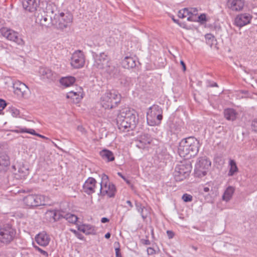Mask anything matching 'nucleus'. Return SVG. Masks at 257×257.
<instances>
[{
  "mask_svg": "<svg viewBox=\"0 0 257 257\" xmlns=\"http://www.w3.org/2000/svg\"><path fill=\"white\" fill-rule=\"evenodd\" d=\"M223 113L224 117L231 121L235 120L238 115L237 112L233 108L225 109Z\"/></svg>",
  "mask_w": 257,
  "mask_h": 257,
  "instance_id": "24",
  "label": "nucleus"
},
{
  "mask_svg": "<svg viewBox=\"0 0 257 257\" xmlns=\"http://www.w3.org/2000/svg\"><path fill=\"white\" fill-rule=\"evenodd\" d=\"M61 218H64V216L59 211L56 210V216L53 218L54 221H58Z\"/></svg>",
  "mask_w": 257,
  "mask_h": 257,
  "instance_id": "45",
  "label": "nucleus"
},
{
  "mask_svg": "<svg viewBox=\"0 0 257 257\" xmlns=\"http://www.w3.org/2000/svg\"><path fill=\"white\" fill-rule=\"evenodd\" d=\"M78 229L79 230L85 233L86 234H89L90 233V231H86V228L84 226L79 227L78 228Z\"/></svg>",
  "mask_w": 257,
  "mask_h": 257,
  "instance_id": "53",
  "label": "nucleus"
},
{
  "mask_svg": "<svg viewBox=\"0 0 257 257\" xmlns=\"http://www.w3.org/2000/svg\"><path fill=\"white\" fill-rule=\"evenodd\" d=\"M77 130L82 133H83L84 132V128L83 127L82 125H78L77 126Z\"/></svg>",
  "mask_w": 257,
  "mask_h": 257,
  "instance_id": "61",
  "label": "nucleus"
},
{
  "mask_svg": "<svg viewBox=\"0 0 257 257\" xmlns=\"http://www.w3.org/2000/svg\"><path fill=\"white\" fill-rule=\"evenodd\" d=\"M147 115L149 116H152L153 118H156L157 113L154 112L152 110H149V111L147 112Z\"/></svg>",
  "mask_w": 257,
  "mask_h": 257,
  "instance_id": "50",
  "label": "nucleus"
},
{
  "mask_svg": "<svg viewBox=\"0 0 257 257\" xmlns=\"http://www.w3.org/2000/svg\"><path fill=\"white\" fill-rule=\"evenodd\" d=\"M138 122V118L136 114L129 111L125 113L121 112L116 118L117 125L121 131H129L135 129Z\"/></svg>",
  "mask_w": 257,
  "mask_h": 257,
  "instance_id": "2",
  "label": "nucleus"
},
{
  "mask_svg": "<svg viewBox=\"0 0 257 257\" xmlns=\"http://www.w3.org/2000/svg\"><path fill=\"white\" fill-rule=\"evenodd\" d=\"M39 73L44 79H47L49 81H53L57 78V74L48 68H40Z\"/></svg>",
  "mask_w": 257,
  "mask_h": 257,
  "instance_id": "13",
  "label": "nucleus"
},
{
  "mask_svg": "<svg viewBox=\"0 0 257 257\" xmlns=\"http://www.w3.org/2000/svg\"><path fill=\"white\" fill-rule=\"evenodd\" d=\"M147 123L151 126L157 125L156 118H153L152 116H147Z\"/></svg>",
  "mask_w": 257,
  "mask_h": 257,
  "instance_id": "38",
  "label": "nucleus"
},
{
  "mask_svg": "<svg viewBox=\"0 0 257 257\" xmlns=\"http://www.w3.org/2000/svg\"><path fill=\"white\" fill-rule=\"evenodd\" d=\"M151 141L150 136L148 134H146L142 136L140 143H143L145 144H150Z\"/></svg>",
  "mask_w": 257,
  "mask_h": 257,
  "instance_id": "35",
  "label": "nucleus"
},
{
  "mask_svg": "<svg viewBox=\"0 0 257 257\" xmlns=\"http://www.w3.org/2000/svg\"><path fill=\"white\" fill-rule=\"evenodd\" d=\"M7 183V180L5 179V180L3 181V183L0 184V187H5Z\"/></svg>",
  "mask_w": 257,
  "mask_h": 257,
  "instance_id": "62",
  "label": "nucleus"
},
{
  "mask_svg": "<svg viewBox=\"0 0 257 257\" xmlns=\"http://www.w3.org/2000/svg\"><path fill=\"white\" fill-rule=\"evenodd\" d=\"M121 95L114 90H107L100 98V104L105 109H112L120 102Z\"/></svg>",
  "mask_w": 257,
  "mask_h": 257,
  "instance_id": "4",
  "label": "nucleus"
},
{
  "mask_svg": "<svg viewBox=\"0 0 257 257\" xmlns=\"http://www.w3.org/2000/svg\"><path fill=\"white\" fill-rule=\"evenodd\" d=\"M234 192V188L233 187H228L222 196V199L224 201H228L231 198Z\"/></svg>",
  "mask_w": 257,
  "mask_h": 257,
  "instance_id": "28",
  "label": "nucleus"
},
{
  "mask_svg": "<svg viewBox=\"0 0 257 257\" xmlns=\"http://www.w3.org/2000/svg\"><path fill=\"white\" fill-rule=\"evenodd\" d=\"M163 118V115L162 113H159V114H157L156 119L157 121V123L158 125L160 124L161 123V121Z\"/></svg>",
  "mask_w": 257,
  "mask_h": 257,
  "instance_id": "48",
  "label": "nucleus"
},
{
  "mask_svg": "<svg viewBox=\"0 0 257 257\" xmlns=\"http://www.w3.org/2000/svg\"><path fill=\"white\" fill-rule=\"evenodd\" d=\"M189 8H184L181 10H180L178 13V16L180 18H185L187 17V20L189 21H195L193 17L191 16H190Z\"/></svg>",
  "mask_w": 257,
  "mask_h": 257,
  "instance_id": "26",
  "label": "nucleus"
},
{
  "mask_svg": "<svg viewBox=\"0 0 257 257\" xmlns=\"http://www.w3.org/2000/svg\"><path fill=\"white\" fill-rule=\"evenodd\" d=\"M20 132H21V133H29V134L35 135V136H36V134H37V133H36V132L34 130L28 129L26 128H21Z\"/></svg>",
  "mask_w": 257,
  "mask_h": 257,
  "instance_id": "42",
  "label": "nucleus"
},
{
  "mask_svg": "<svg viewBox=\"0 0 257 257\" xmlns=\"http://www.w3.org/2000/svg\"><path fill=\"white\" fill-rule=\"evenodd\" d=\"M21 88L17 89L14 90V92L18 96L23 97H26L28 96L30 90L27 85L25 86V89Z\"/></svg>",
  "mask_w": 257,
  "mask_h": 257,
  "instance_id": "31",
  "label": "nucleus"
},
{
  "mask_svg": "<svg viewBox=\"0 0 257 257\" xmlns=\"http://www.w3.org/2000/svg\"><path fill=\"white\" fill-rule=\"evenodd\" d=\"M208 87H217L218 85L216 82H212L210 81H208V84L207 85Z\"/></svg>",
  "mask_w": 257,
  "mask_h": 257,
  "instance_id": "56",
  "label": "nucleus"
},
{
  "mask_svg": "<svg viewBox=\"0 0 257 257\" xmlns=\"http://www.w3.org/2000/svg\"><path fill=\"white\" fill-rule=\"evenodd\" d=\"M3 37H6L8 40L16 42L19 45L24 44V41L21 38L17 35L18 33H1Z\"/></svg>",
  "mask_w": 257,
  "mask_h": 257,
  "instance_id": "22",
  "label": "nucleus"
},
{
  "mask_svg": "<svg viewBox=\"0 0 257 257\" xmlns=\"http://www.w3.org/2000/svg\"><path fill=\"white\" fill-rule=\"evenodd\" d=\"M122 65L124 68H133L136 66V60L132 57L126 56L122 61Z\"/></svg>",
  "mask_w": 257,
  "mask_h": 257,
  "instance_id": "25",
  "label": "nucleus"
},
{
  "mask_svg": "<svg viewBox=\"0 0 257 257\" xmlns=\"http://www.w3.org/2000/svg\"><path fill=\"white\" fill-rule=\"evenodd\" d=\"M136 206L137 210L140 212L143 218L146 217L144 214V210L145 208L144 206H143L142 204L139 202H136Z\"/></svg>",
  "mask_w": 257,
  "mask_h": 257,
  "instance_id": "36",
  "label": "nucleus"
},
{
  "mask_svg": "<svg viewBox=\"0 0 257 257\" xmlns=\"http://www.w3.org/2000/svg\"><path fill=\"white\" fill-rule=\"evenodd\" d=\"M199 22L201 25H204L205 27L209 28L211 31H221V28L216 25H212L211 24H207V22L208 20L206 18V15L205 14H202L198 17V19L196 21Z\"/></svg>",
  "mask_w": 257,
  "mask_h": 257,
  "instance_id": "14",
  "label": "nucleus"
},
{
  "mask_svg": "<svg viewBox=\"0 0 257 257\" xmlns=\"http://www.w3.org/2000/svg\"><path fill=\"white\" fill-rule=\"evenodd\" d=\"M100 185V193L101 195H105L106 194L109 197H113L114 196L116 191L115 186L110 183L108 177L105 174L102 175Z\"/></svg>",
  "mask_w": 257,
  "mask_h": 257,
  "instance_id": "9",
  "label": "nucleus"
},
{
  "mask_svg": "<svg viewBox=\"0 0 257 257\" xmlns=\"http://www.w3.org/2000/svg\"><path fill=\"white\" fill-rule=\"evenodd\" d=\"M232 245H230V247L228 249V251H229V253L231 254V255H233L234 254V252L232 250Z\"/></svg>",
  "mask_w": 257,
  "mask_h": 257,
  "instance_id": "63",
  "label": "nucleus"
},
{
  "mask_svg": "<svg viewBox=\"0 0 257 257\" xmlns=\"http://www.w3.org/2000/svg\"><path fill=\"white\" fill-rule=\"evenodd\" d=\"M55 20L54 19H51L47 15L45 16H38L36 19V21H39V23L42 26L48 27L50 23L54 25Z\"/></svg>",
  "mask_w": 257,
  "mask_h": 257,
  "instance_id": "21",
  "label": "nucleus"
},
{
  "mask_svg": "<svg viewBox=\"0 0 257 257\" xmlns=\"http://www.w3.org/2000/svg\"><path fill=\"white\" fill-rule=\"evenodd\" d=\"M64 218L69 222L75 224L78 220V217L74 214L67 213L64 216Z\"/></svg>",
  "mask_w": 257,
  "mask_h": 257,
  "instance_id": "32",
  "label": "nucleus"
},
{
  "mask_svg": "<svg viewBox=\"0 0 257 257\" xmlns=\"http://www.w3.org/2000/svg\"><path fill=\"white\" fill-rule=\"evenodd\" d=\"M149 110H152L156 113H162V109L159 105H154L149 108Z\"/></svg>",
  "mask_w": 257,
  "mask_h": 257,
  "instance_id": "39",
  "label": "nucleus"
},
{
  "mask_svg": "<svg viewBox=\"0 0 257 257\" xmlns=\"http://www.w3.org/2000/svg\"><path fill=\"white\" fill-rule=\"evenodd\" d=\"M23 201L29 207H36L45 205V197L38 194H30L23 198Z\"/></svg>",
  "mask_w": 257,
  "mask_h": 257,
  "instance_id": "10",
  "label": "nucleus"
},
{
  "mask_svg": "<svg viewBox=\"0 0 257 257\" xmlns=\"http://www.w3.org/2000/svg\"><path fill=\"white\" fill-rule=\"evenodd\" d=\"M99 155L103 160L107 162L113 161L115 159L113 153L107 149L101 151Z\"/></svg>",
  "mask_w": 257,
  "mask_h": 257,
  "instance_id": "23",
  "label": "nucleus"
},
{
  "mask_svg": "<svg viewBox=\"0 0 257 257\" xmlns=\"http://www.w3.org/2000/svg\"><path fill=\"white\" fill-rule=\"evenodd\" d=\"M228 4V7L232 11H239L243 9L244 2L243 0H229Z\"/></svg>",
  "mask_w": 257,
  "mask_h": 257,
  "instance_id": "20",
  "label": "nucleus"
},
{
  "mask_svg": "<svg viewBox=\"0 0 257 257\" xmlns=\"http://www.w3.org/2000/svg\"><path fill=\"white\" fill-rule=\"evenodd\" d=\"M147 251L149 254H152L154 250L151 247H149L147 249Z\"/></svg>",
  "mask_w": 257,
  "mask_h": 257,
  "instance_id": "64",
  "label": "nucleus"
},
{
  "mask_svg": "<svg viewBox=\"0 0 257 257\" xmlns=\"http://www.w3.org/2000/svg\"><path fill=\"white\" fill-rule=\"evenodd\" d=\"M0 172H6L10 165V158L8 155V146L7 144H0Z\"/></svg>",
  "mask_w": 257,
  "mask_h": 257,
  "instance_id": "11",
  "label": "nucleus"
},
{
  "mask_svg": "<svg viewBox=\"0 0 257 257\" xmlns=\"http://www.w3.org/2000/svg\"><path fill=\"white\" fill-rule=\"evenodd\" d=\"M96 181L93 178H89L83 185L84 192L88 194H90L95 192L94 187Z\"/></svg>",
  "mask_w": 257,
  "mask_h": 257,
  "instance_id": "19",
  "label": "nucleus"
},
{
  "mask_svg": "<svg viewBox=\"0 0 257 257\" xmlns=\"http://www.w3.org/2000/svg\"><path fill=\"white\" fill-rule=\"evenodd\" d=\"M192 165L189 161L180 162L176 165L173 176L176 181H182L187 178L191 173Z\"/></svg>",
  "mask_w": 257,
  "mask_h": 257,
  "instance_id": "5",
  "label": "nucleus"
},
{
  "mask_svg": "<svg viewBox=\"0 0 257 257\" xmlns=\"http://www.w3.org/2000/svg\"><path fill=\"white\" fill-rule=\"evenodd\" d=\"M40 3V0H23L22 5L24 9L33 12L37 10Z\"/></svg>",
  "mask_w": 257,
  "mask_h": 257,
  "instance_id": "15",
  "label": "nucleus"
},
{
  "mask_svg": "<svg viewBox=\"0 0 257 257\" xmlns=\"http://www.w3.org/2000/svg\"><path fill=\"white\" fill-rule=\"evenodd\" d=\"M84 63V56L80 51H76L73 54L71 65L74 68L78 69L82 67Z\"/></svg>",
  "mask_w": 257,
  "mask_h": 257,
  "instance_id": "12",
  "label": "nucleus"
},
{
  "mask_svg": "<svg viewBox=\"0 0 257 257\" xmlns=\"http://www.w3.org/2000/svg\"><path fill=\"white\" fill-rule=\"evenodd\" d=\"M211 164L210 161L206 157L199 158L195 165V176L201 178L205 176L211 167Z\"/></svg>",
  "mask_w": 257,
  "mask_h": 257,
  "instance_id": "8",
  "label": "nucleus"
},
{
  "mask_svg": "<svg viewBox=\"0 0 257 257\" xmlns=\"http://www.w3.org/2000/svg\"><path fill=\"white\" fill-rule=\"evenodd\" d=\"M141 242L143 244L145 245H150L151 242L149 239H143L141 240Z\"/></svg>",
  "mask_w": 257,
  "mask_h": 257,
  "instance_id": "55",
  "label": "nucleus"
},
{
  "mask_svg": "<svg viewBox=\"0 0 257 257\" xmlns=\"http://www.w3.org/2000/svg\"><path fill=\"white\" fill-rule=\"evenodd\" d=\"M199 141L194 137H190L183 139L178 147V153L181 157L187 159L194 157L199 152Z\"/></svg>",
  "mask_w": 257,
  "mask_h": 257,
  "instance_id": "1",
  "label": "nucleus"
},
{
  "mask_svg": "<svg viewBox=\"0 0 257 257\" xmlns=\"http://www.w3.org/2000/svg\"><path fill=\"white\" fill-rule=\"evenodd\" d=\"M11 30L10 29H8L7 28H5V27H2L1 29H0V31L2 33H3V32H11Z\"/></svg>",
  "mask_w": 257,
  "mask_h": 257,
  "instance_id": "54",
  "label": "nucleus"
},
{
  "mask_svg": "<svg viewBox=\"0 0 257 257\" xmlns=\"http://www.w3.org/2000/svg\"><path fill=\"white\" fill-rule=\"evenodd\" d=\"M46 214L47 216L50 217V219L52 218L53 219L54 216H56V210H48L47 211Z\"/></svg>",
  "mask_w": 257,
  "mask_h": 257,
  "instance_id": "44",
  "label": "nucleus"
},
{
  "mask_svg": "<svg viewBox=\"0 0 257 257\" xmlns=\"http://www.w3.org/2000/svg\"><path fill=\"white\" fill-rule=\"evenodd\" d=\"M251 126L252 129L257 132V119L253 120L251 123Z\"/></svg>",
  "mask_w": 257,
  "mask_h": 257,
  "instance_id": "49",
  "label": "nucleus"
},
{
  "mask_svg": "<svg viewBox=\"0 0 257 257\" xmlns=\"http://www.w3.org/2000/svg\"><path fill=\"white\" fill-rule=\"evenodd\" d=\"M75 80L76 79L74 77L67 76L61 78L59 81L61 85L67 87L73 85Z\"/></svg>",
  "mask_w": 257,
  "mask_h": 257,
  "instance_id": "27",
  "label": "nucleus"
},
{
  "mask_svg": "<svg viewBox=\"0 0 257 257\" xmlns=\"http://www.w3.org/2000/svg\"><path fill=\"white\" fill-rule=\"evenodd\" d=\"M35 241L40 245L47 246L50 241V238L45 232L43 231L38 234L35 237Z\"/></svg>",
  "mask_w": 257,
  "mask_h": 257,
  "instance_id": "16",
  "label": "nucleus"
},
{
  "mask_svg": "<svg viewBox=\"0 0 257 257\" xmlns=\"http://www.w3.org/2000/svg\"><path fill=\"white\" fill-rule=\"evenodd\" d=\"M7 103L6 101L3 99H0V114L3 110L6 107Z\"/></svg>",
  "mask_w": 257,
  "mask_h": 257,
  "instance_id": "47",
  "label": "nucleus"
},
{
  "mask_svg": "<svg viewBox=\"0 0 257 257\" xmlns=\"http://www.w3.org/2000/svg\"><path fill=\"white\" fill-rule=\"evenodd\" d=\"M16 230L10 223L0 224V242L9 244L14 240Z\"/></svg>",
  "mask_w": 257,
  "mask_h": 257,
  "instance_id": "6",
  "label": "nucleus"
},
{
  "mask_svg": "<svg viewBox=\"0 0 257 257\" xmlns=\"http://www.w3.org/2000/svg\"><path fill=\"white\" fill-rule=\"evenodd\" d=\"M108 63L107 55L104 53H100L99 58L97 59V71H99L100 74L106 78L117 72V69L113 66L108 65Z\"/></svg>",
  "mask_w": 257,
  "mask_h": 257,
  "instance_id": "3",
  "label": "nucleus"
},
{
  "mask_svg": "<svg viewBox=\"0 0 257 257\" xmlns=\"http://www.w3.org/2000/svg\"><path fill=\"white\" fill-rule=\"evenodd\" d=\"M76 95H77L76 92H74L73 91H71L69 92V95H68L67 97H72L76 96Z\"/></svg>",
  "mask_w": 257,
  "mask_h": 257,
  "instance_id": "60",
  "label": "nucleus"
},
{
  "mask_svg": "<svg viewBox=\"0 0 257 257\" xmlns=\"http://www.w3.org/2000/svg\"><path fill=\"white\" fill-rule=\"evenodd\" d=\"M26 85L25 84H24V83H22V82H21L20 81H18L17 82H16L15 84H14V90H16V89H18V88H20L21 87V88H22V89H25V86H26Z\"/></svg>",
  "mask_w": 257,
  "mask_h": 257,
  "instance_id": "41",
  "label": "nucleus"
},
{
  "mask_svg": "<svg viewBox=\"0 0 257 257\" xmlns=\"http://www.w3.org/2000/svg\"><path fill=\"white\" fill-rule=\"evenodd\" d=\"M33 246L36 249V250L39 251L41 254H42L43 255L48 257V253L47 251L43 250L41 248H40L39 246L36 245L33 243Z\"/></svg>",
  "mask_w": 257,
  "mask_h": 257,
  "instance_id": "43",
  "label": "nucleus"
},
{
  "mask_svg": "<svg viewBox=\"0 0 257 257\" xmlns=\"http://www.w3.org/2000/svg\"><path fill=\"white\" fill-rule=\"evenodd\" d=\"M115 251L116 257H122L119 247L115 248Z\"/></svg>",
  "mask_w": 257,
  "mask_h": 257,
  "instance_id": "51",
  "label": "nucleus"
},
{
  "mask_svg": "<svg viewBox=\"0 0 257 257\" xmlns=\"http://www.w3.org/2000/svg\"><path fill=\"white\" fill-rule=\"evenodd\" d=\"M189 9V12L190 13V16H191L193 17V16H196L197 15L198 10L196 8H190Z\"/></svg>",
  "mask_w": 257,
  "mask_h": 257,
  "instance_id": "46",
  "label": "nucleus"
},
{
  "mask_svg": "<svg viewBox=\"0 0 257 257\" xmlns=\"http://www.w3.org/2000/svg\"><path fill=\"white\" fill-rule=\"evenodd\" d=\"M109 219L106 217H103L101 219V222L103 223L109 222Z\"/></svg>",
  "mask_w": 257,
  "mask_h": 257,
  "instance_id": "59",
  "label": "nucleus"
},
{
  "mask_svg": "<svg viewBox=\"0 0 257 257\" xmlns=\"http://www.w3.org/2000/svg\"><path fill=\"white\" fill-rule=\"evenodd\" d=\"M229 165L230 166V169L228 173V176H232L235 173L238 171V169L237 167L236 163L234 160H230Z\"/></svg>",
  "mask_w": 257,
  "mask_h": 257,
  "instance_id": "30",
  "label": "nucleus"
},
{
  "mask_svg": "<svg viewBox=\"0 0 257 257\" xmlns=\"http://www.w3.org/2000/svg\"><path fill=\"white\" fill-rule=\"evenodd\" d=\"M131 82V78L130 77H126L122 78L120 80V83L124 87L130 86Z\"/></svg>",
  "mask_w": 257,
  "mask_h": 257,
  "instance_id": "37",
  "label": "nucleus"
},
{
  "mask_svg": "<svg viewBox=\"0 0 257 257\" xmlns=\"http://www.w3.org/2000/svg\"><path fill=\"white\" fill-rule=\"evenodd\" d=\"M72 20L73 16L70 13H61L57 16L54 25L58 30L66 31V29L71 25Z\"/></svg>",
  "mask_w": 257,
  "mask_h": 257,
  "instance_id": "7",
  "label": "nucleus"
},
{
  "mask_svg": "<svg viewBox=\"0 0 257 257\" xmlns=\"http://www.w3.org/2000/svg\"><path fill=\"white\" fill-rule=\"evenodd\" d=\"M206 43L209 45L211 47L213 45L217 48V41L215 38V37L212 34V33H206L205 35Z\"/></svg>",
  "mask_w": 257,
  "mask_h": 257,
  "instance_id": "29",
  "label": "nucleus"
},
{
  "mask_svg": "<svg viewBox=\"0 0 257 257\" xmlns=\"http://www.w3.org/2000/svg\"><path fill=\"white\" fill-rule=\"evenodd\" d=\"M57 11V8L56 5L53 3H47L45 8V13L46 14L47 16L49 17L51 19H56L58 15L56 13Z\"/></svg>",
  "mask_w": 257,
  "mask_h": 257,
  "instance_id": "18",
  "label": "nucleus"
},
{
  "mask_svg": "<svg viewBox=\"0 0 257 257\" xmlns=\"http://www.w3.org/2000/svg\"><path fill=\"white\" fill-rule=\"evenodd\" d=\"M167 234L169 238H172L174 236V233L171 230H167Z\"/></svg>",
  "mask_w": 257,
  "mask_h": 257,
  "instance_id": "52",
  "label": "nucleus"
},
{
  "mask_svg": "<svg viewBox=\"0 0 257 257\" xmlns=\"http://www.w3.org/2000/svg\"><path fill=\"white\" fill-rule=\"evenodd\" d=\"M180 64L182 66V68L184 71L186 70V65L185 62L183 60L180 61Z\"/></svg>",
  "mask_w": 257,
  "mask_h": 257,
  "instance_id": "58",
  "label": "nucleus"
},
{
  "mask_svg": "<svg viewBox=\"0 0 257 257\" xmlns=\"http://www.w3.org/2000/svg\"><path fill=\"white\" fill-rule=\"evenodd\" d=\"M251 17L248 14H241L237 16L235 19V23L239 27H242L250 23Z\"/></svg>",
  "mask_w": 257,
  "mask_h": 257,
  "instance_id": "17",
  "label": "nucleus"
},
{
  "mask_svg": "<svg viewBox=\"0 0 257 257\" xmlns=\"http://www.w3.org/2000/svg\"><path fill=\"white\" fill-rule=\"evenodd\" d=\"M182 199L185 202H188L192 200L193 197L190 194L185 193L183 195Z\"/></svg>",
  "mask_w": 257,
  "mask_h": 257,
  "instance_id": "40",
  "label": "nucleus"
},
{
  "mask_svg": "<svg viewBox=\"0 0 257 257\" xmlns=\"http://www.w3.org/2000/svg\"><path fill=\"white\" fill-rule=\"evenodd\" d=\"M6 112L9 114H11L13 117H16L19 114V110L15 107H9L6 110Z\"/></svg>",
  "mask_w": 257,
  "mask_h": 257,
  "instance_id": "34",
  "label": "nucleus"
},
{
  "mask_svg": "<svg viewBox=\"0 0 257 257\" xmlns=\"http://www.w3.org/2000/svg\"><path fill=\"white\" fill-rule=\"evenodd\" d=\"M18 172L22 177H25L29 174V169L23 165L18 167Z\"/></svg>",
  "mask_w": 257,
  "mask_h": 257,
  "instance_id": "33",
  "label": "nucleus"
},
{
  "mask_svg": "<svg viewBox=\"0 0 257 257\" xmlns=\"http://www.w3.org/2000/svg\"><path fill=\"white\" fill-rule=\"evenodd\" d=\"M117 174L119 176H120L121 178H122L124 180H125L127 183H130L129 181L126 180L125 177L120 172L117 173Z\"/></svg>",
  "mask_w": 257,
  "mask_h": 257,
  "instance_id": "57",
  "label": "nucleus"
}]
</instances>
